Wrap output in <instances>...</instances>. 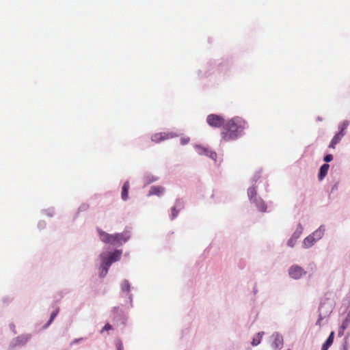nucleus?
<instances>
[{
    "instance_id": "1",
    "label": "nucleus",
    "mask_w": 350,
    "mask_h": 350,
    "mask_svg": "<svg viewBox=\"0 0 350 350\" xmlns=\"http://www.w3.org/2000/svg\"><path fill=\"white\" fill-rule=\"evenodd\" d=\"M247 128V122L241 117H234L228 120L221 133V137L224 142L236 140Z\"/></svg>"
},
{
    "instance_id": "2",
    "label": "nucleus",
    "mask_w": 350,
    "mask_h": 350,
    "mask_svg": "<svg viewBox=\"0 0 350 350\" xmlns=\"http://www.w3.org/2000/svg\"><path fill=\"white\" fill-rule=\"evenodd\" d=\"M208 124L214 128H220L225 124L224 117L217 114H209L206 118Z\"/></svg>"
},
{
    "instance_id": "3",
    "label": "nucleus",
    "mask_w": 350,
    "mask_h": 350,
    "mask_svg": "<svg viewBox=\"0 0 350 350\" xmlns=\"http://www.w3.org/2000/svg\"><path fill=\"white\" fill-rule=\"evenodd\" d=\"M290 277L295 280H298L306 274V271L300 266L292 265L288 269Z\"/></svg>"
},
{
    "instance_id": "4",
    "label": "nucleus",
    "mask_w": 350,
    "mask_h": 350,
    "mask_svg": "<svg viewBox=\"0 0 350 350\" xmlns=\"http://www.w3.org/2000/svg\"><path fill=\"white\" fill-rule=\"evenodd\" d=\"M111 237L112 238H111L110 244L113 245H122V243H125L126 241H127L129 239L130 236L127 232H124L122 233L111 234Z\"/></svg>"
},
{
    "instance_id": "5",
    "label": "nucleus",
    "mask_w": 350,
    "mask_h": 350,
    "mask_svg": "<svg viewBox=\"0 0 350 350\" xmlns=\"http://www.w3.org/2000/svg\"><path fill=\"white\" fill-rule=\"evenodd\" d=\"M347 125H348L347 123L344 122L342 124V125L340 127V131L338 133H336L334 135V137H333V139H332V141L329 145V147L330 148H335L336 145L338 144L340 142L342 138L345 136V129H346Z\"/></svg>"
},
{
    "instance_id": "6",
    "label": "nucleus",
    "mask_w": 350,
    "mask_h": 350,
    "mask_svg": "<svg viewBox=\"0 0 350 350\" xmlns=\"http://www.w3.org/2000/svg\"><path fill=\"white\" fill-rule=\"evenodd\" d=\"M121 254L122 252L120 250H116L109 254V256L103 260V263L109 267L113 262L120 260Z\"/></svg>"
},
{
    "instance_id": "7",
    "label": "nucleus",
    "mask_w": 350,
    "mask_h": 350,
    "mask_svg": "<svg viewBox=\"0 0 350 350\" xmlns=\"http://www.w3.org/2000/svg\"><path fill=\"white\" fill-rule=\"evenodd\" d=\"M273 341L271 342V347L274 350H278L283 346V338L279 334H273L272 336Z\"/></svg>"
},
{
    "instance_id": "8",
    "label": "nucleus",
    "mask_w": 350,
    "mask_h": 350,
    "mask_svg": "<svg viewBox=\"0 0 350 350\" xmlns=\"http://www.w3.org/2000/svg\"><path fill=\"white\" fill-rule=\"evenodd\" d=\"M173 137V135L171 133H156L152 136V141L155 143H159L161 141H163L165 139H167Z\"/></svg>"
},
{
    "instance_id": "9",
    "label": "nucleus",
    "mask_w": 350,
    "mask_h": 350,
    "mask_svg": "<svg viewBox=\"0 0 350 350\" xmlns=\"http://www.w3.org/2000/svg\"><path fill=\"white\" fill-rule=\"evenodd\" d=\"M97 232L98 233V235H99V237H100V239L101 240V241H103V243H109V244L111 243V238H112L111 234L104 232L99 228H97Z\"/></svg>"
},
{
    "instance_id": "10",
    "label": "nucleus",
    "mask_w": 350,
    "mask_h": 350,
    "mask_svg": "<svg viewBox=\"0 0 350 350\" xmlns=\"http://www.w3.org/2000/svg\"><path fill=\"white\" fill-rule=\"evenodd\" d=\"M329 165L328 164H323L321 165L319 170V172L318 174V178L319 180H322L325 176L327 175V172L329 170Z\"/></svg>"
},
{
    "instance_id": "11",
    "label": "nucleus",
    "mask_w": 350,
    "mask_h": 350,
    "mask_svg": "<svg viewBox=\"0 0 350 350\" xmlns=\"http://www.w3.org/2000/svg\"><path fill=\"white\" fill-rule=\"evenodd\" d=\"M130 184L129 181H126L122 188L121 197L123 200H126L129 196V190Z\"/></svg>"
},
{
    "instance_id": "12",
    "label": "nucleus",
    "mask_w": 350,
    "mask_h": 350,
    "mask_svg": "<svg viewBox=\"0 0 350 350\" xmlns=\"http://www.w3.org/2000/svg\"><path fill=\"white\" fill-rule=\"evenodd\" d=\"M253 203L256 204V207L260 211L265 212L266 211L267 205L260 198L254 199Z\"/></svg>"
},
{
    "instance_id": "13",
    "label": "nucleus",
    "mask_w": 350,
    "mask_h": 350,
    "mask_svg": "<svg viewBox=\"0 0 350 350\" xmlns=\"http://www.w3.org/2000/svg\"><path fill=\"white\" fill-rule=\"evenodd\" d=\"M334 338V332H332L326 340V341L323 343L321 347V350H327L329 347L332 345Z\"/></svg>"
},
{
    "instance_id": "14",
    "label": "nucleus",
    "mask_w": 350,
    "mask_h": 350,
    "mask_svg": "<svg viewBox=\"0 0 350 350\" xmlns=\"http://www.w3.org/2000/svg\"><path fill=\"white\" fill-rule=\"evenodd\" d=\"M164 188L160 186H152L149 191V196L157 195L160 196L163 193Z\"/></svg>"
},
{
    "instance_id": "15",
    "label": "nucleus",
    "mask_w": 350,
    "mask_h": 350,
    "mask_svg": "<svg viewBox=\"0 0 350 350\" xmlns=\"http://www.w3.org/2000/svg\"><path fill=\"white\" fill-rule=\"evenodd\" d=\"M316 241L315 238L312 235L307 237L303 241V245L306 248L311 247Z\"/></svg>"
},
{
    "instance_id": "16",
    "label": "nucleus",
    "mask_w": 350,
    "mask_h": 350,
    "mask_svg": "<svg viewBox=\"0 0 350 350\" xmlns=\"http://www.w3.org/2000/svg\"><path fill=\"white\" fill-rule=\"evenodd\" d=\"M247 194L251 202H254V199L258 198L257 197V192L255 187H250L247 190Z\"/></svg>"
},
{
    "instance_id": "17",
    "label": "nucleus",
    "mask_w": 350,
    "mask_h": 350,
    "mask_svg": "<svg viewBox=\"0 0 350 350\" xmlns=\"http://www.w3.org/2000/svg\"><path fill=\"white\" fill-rule=\"evenodd\" d=\"M198 148L200 154H205L206 155L209 156L211 158L215 159L217 154L215 152L209 151L208 150L201 147H198Z\"/></svg>"
},
{
    "instance_id": "18",
    "label": "nucleus",
    "mask_w": 350,
    "mask_h": 350,
    "mask_svg": "<svg viewBox=\"0 0 350 350\" xmlns=\"http://www.w3.org/2000/svg\"><path fill=\"white\" fill-rule=\"evenodd\" d=\"M264 335V332H258L253 338L252 341V346H257L260 343L262 336Z\"/></svg>"
},
{
    "instance_id": "19",
    "label": "nucleus",
    "mask_w": 350,
    "mask_h": 350,
    "mask_svg": "<svg viewBox=\"0 0 350 350\" xmlns=\"http://www.w3.org/2000/svg\"><path fill=\"white\" fill-rule=\"evenodd\" d=\"M325 232V228L323 226H321L318 228L313 234L312 236L315 238V240L320 239Z\"/></svg>"
},
{
    "instance_id": "20",
    "label": "nucleus",
    "mask_w": 350,
    "mask_h": 350,
    "mask_svg": "<svg viewBox=\"0 0 350 350\" xmlns=\"http://www.w3.org/2000/svg\"><path fill=\"white\" fill-rule=\"evenodd\" d=\"M121 288L123 291L129 292L130 291V284L128 280H124L121 284Z\"/></svg>"
},
{
    "instance_id": "21",
    "label": "nucleus",
    "mask_w": 350,
    "mask_h": 350,
    "mask_svg": "<svg viewBox=\"0 0 350 350\" xmlns=\"http://www.w3.org/2000/svg\"><path fill=\"white\" fill-rule=\"evenodd\" d=\"M58 312H59V308H57L55 310H54L51 313L50 319H49V322L47 323V324L46 325V327L49 326L53 322V321L55 319V318L57 315Z\"/></svg>"
},
{
    "instance_id": "22",
    "label": "nucleus",
    "mask_w": 350,
    "mask_h": 350,
    "mask_svg": "<svg viewBox=\"0 0 350 350\" xmlns=\"http://www.w3.org/2000/svg\"><path fill=\"white\" fill-rule=\"evenodd\" d=\"M178 210H176V206H174L172 208V219H175L178 214Z\"/></svg>"
},
{
    "instance_id": "23",
    "label": "nucleus",
    "mask_w": 350,
    "mask_h": 350,
    "mask_svg": "<svg viewBox=\"0 0 350 350\" xmlns=\"http://www.w3.org/2000/svg\"><path fill=\"white\" fill-rule=\"evenodd\" d=\"M112 329V326L109 324V323H107L104 327L102 329V330L100 331L101 333H103L104 331H109V330H111Z\"/></svg>"
},
{
    "instance_id": "24",
    "label": "nucleus",
    "mask_w": 350,
    "mask_h": 350,
    "mask_svg": "<svg viewBox=\"0 0 350 350\" xmlns=\"http://www.w3.org/2000/svg\"><path fill=\"white\" fill-rule=\"evenodd\" d=\"M116 348L117 350H124L123 344L120 340L116 342Z\"/></svg>"
},
{
    "instance_id": "25",
    "label": "nucleus",
    "mask_w": 350,
    "mask_h": 350,
    "mask_svg": "<svg viewBox=\"0 0 350 350\" xmlns=\"http://www.w3.org/2000/svg\"><path fill=\"white\" fill-rule=\"evenodd\" d=\"M333 159V156L332 154H327L324 157V161L325 162H330Z\"/></svg>"
},
{
    "instance_id": "26",
    "label": "nucleus",
    "mask_w": 350,
    "mask_h": 350,
    "mask_svg": "<svg viewBox=\"0 0 350 350\" xmlns=\"http://www.w3.org/2000/svg\"><path fill=\"white\" fill-rule=\"evenodd\" d=\"M189 142V137H183L180 139V143L183 145H185V144H188Z\"/></svg>"
},
{
    "instance_id": "27",
    "label": "nucleus",
    "mask_w": 350,
    "mask_h": 350,
    "mask_svg": "<svg viewBox=\"0 0 350 350\" xmlns=\"http://www.w3.org/2000/svg\"><path fill=\"white\" fill-rule=\"evenodd\" d=\"M347 324L348 322L347 320L346 319L345 321H343L342 325L340 326V329L345 330L347 328Z\"/></svg>"
},
{
    "instance_id": "28",
    "label": "nucleus",
    "mask_w": 350,
    "mask_h": 350,
    "mask_svg": "<svg viewBox=\"0 0 350 350\" xmlns=\"http://www.w3.org/2000/svg\"><path fill=\"white\" fill-rule=\"evenodd\" d=\"M343 332H344V330L340 329V330L338 332V335L342 336L343 334Z\"/></svg>"
},
{
    "instance_id": "29",
    "label": "nucleus",
    "mask_w": 350,
    "mask_h": 350,
    "mask_svg": "<svg viewBox=\"0 0 350 350\" xmlns=\"http://www.w3.org/2000/svg\"><path fill=\"white\" fill-rule=\"evenodd\" d=\"M176 204H177V206H180L182 204V202L180 200H177Z\"/></svg>"
},
{
    "instance_id": "30",
    "label": "nucleus",
    "mask_w": 350,
    "mask_h": 350,
    "mask_svg": "<svg viewBox=\"0 0 350 350\" xmlns=\"http://www.w3.org/2000/svg\"><path fill=\"white\" fill-rule=\"evenodd\" d=\"M81 340H82V338L75 339V340L73 341V343L78 342L79 341H81Z\"/></svg>"
},
{
    "instance_id": "31",
    "label": "nucleus",
    "mask_w": 350,
    "mask_h": 350,
    "mask_svg": "<svg viewBox=\"0 0 350 350\" xmlns=\"http://www.w3.org/2000/svg\"><path fill=\"white\" fill-rule=\"evenodd\" d=\"M118 310H119V309H118V308H114V310H113V311H114V312H118Z\"/></svg>"
},
{
    "instance_id": "32",
    "label": "nucleus",
    "mask_w": 350,
    "mask_h": 350,
    "mask_svg": "<svg viewBox=\"0 0 350 350\" xmlns=\"http://www.w3.org/2000/svg\"><path fill=\"white\" fill-rule=\"evenodd\" d=\"M107 271H108L107 268H105V273H107Z\"/></svg>"
},
{
    "instance_id": "33",
    "label": "nucleus",
    "mask_w": 350,
    "mask_h": 350,
    "mask_svg": "<svg viewBox=\"0 0 350 350\" xmlns=\"http://www.w3.org/2000/svg\"><path fill=\"white\" fill-rule=\"evenodd\" d=\"M317 324H320V320L317 321Z\"/></svg>"
},
{
    "instance_id": "34",
    "label": "nucleus",
    "mask_w": 350,
    "mask_h": 350,
    "mask_svg": "<svg viewBox=\"0 0 350 350\" xmlns=\"http://www.w3.org/2000/svg\"><path fill=\"white\" fill-rule=\"evenodd\" d=\"M288 350H290V349H288Z\"/></svg>"
}]
</instances>
